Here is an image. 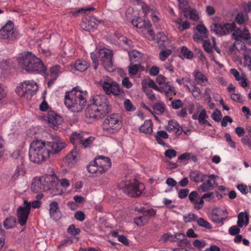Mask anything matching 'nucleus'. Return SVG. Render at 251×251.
<instances>
[{
  "label": "nucleus",
  "mask_w": 251,
  "mask_h": 251,
  "mask_svg": "<svg viewBox=\"0 0 251 251\" xmlns=\"http://www.w3.org/2000/svg\"><path fill=\"white\" fill-rule=\"evenodd\" d=\"M202 200L205 199L208 202H213L215 201V195L213 192H208L201 196Z\"/></svg>",
  "instance_id": "6e6d98bb"
},
{
  "label": "nucleus",
  "mask_w": 251,
  "mask_h": 251,
  "mask_svg": "<svg viewBox=\"0 0 251 251\" xmlns=\"http://www.w3.org/2000/svg\"><path fill=\"white\" fill-rule=\"evenodd\" d=\"M47 119L50 126L54 129H57L63 122L62 117L54 111L48 113Z\"/></svg>",
  "instance_id": "6ab92c4d"
},
{
  "label": "nucleus",
  "mask_w": 251,
  "mask_h": 251,
  "mask_svg": "<svg viewBox=\"0 0 251 251\" xmlns=\"http://www.w3.org/2000/svg\"><path fill=\"white\" fill-rule=\"evenodd\" d=\"M196 28L200 34H202L203 37L207 38V30L203 24L198 25Z\"/></svg>",
  "instance_id": "4d7b16f0"
},
{
  "label": "nucleus",
  "mask_w": 251,
  "mask_h": 251,
  "mask_svg": "<svg viewBox=\"0 0 251 251\" xmlns=\"http://www.w3.org/2000/svg\"><path fill=\"white\" fill-rule=\"evenodd\" d=\"M240 227L236 226H231L228 229V233L231 235H236L240 232Z\"/></svg>",
  "instance_id": "680f3d73"
},
{
  "label": "nucleus",
  "mask_w": 251,
  "mask_h": 251,
  "mask_svg": "<svg viewBox=\"0 0 251 251\" xmlns=\"http://www.w3.org/2000/svg\"><path fill=\"white\" fill-rule=\"evenodd\" d=\"M172 52V50L166 49L162 50L159 53V58L162 61L165 60Z\"/></svg>",
  "instance_id": "5fc2aeb1"
},
{
  "label": "nucleus",
  "mask_w": 251,
  "mask_h": 251,
  "mask_svg": "<svg viewBox=\"0 0 251 251\" xmlns=\"http://www.w3.org/2000/svg\"><path fill=\"white\" fill-rule=\"evenodd\" d=\"M230 72L234 76L237 81L240 80V79L244 75L243 74L240 75L239 72L235 69H230Z\"/></svg>",
  "instance_id": "0e129e2a"
},
{
  "label": "nucleus",
  "mask_w": 251,
  "mask_h": 251,
  "mask_svg": "<svg viewBox=\"0 0 251 251\" xmlns=\"http://www.w3.org/2000/svg\"><path fill=\"white\" fill-rule=\"evenodd\" d=\"M131 23L133 26L137 28V31L139 34L146 38L151 37L154 39V33L149 21L138 17L132 20Z\"/></svg>",
  "instance_id": "9b49d317"
},
{
  "label": "nucleus",
  "mask_w": 251,
  "mask_h": 251,
  "mask_svg": "<svg viewBox=\"0 0 251 251\" xmlns=\"http://www.w3.org/2000/svg\"><path fill=\"white\" fill-rule=\"evenodd\" d=\"M65 147L62 142L35 140L32 141L29 150V158L34 163L41 164L52 154H55Z\"/></svg>",
  "instance_id": "f257e3e1"
},
{
  "label": "nucleus",
  "mask_w": 251,
  "mask_h": 251,
  "mask_svg": "<svg viewBox=\"0 0 251 251\" xmlns=\"http://www.w3.org/2000/svg\"><path fill=\"white\" fill-rule=\"evenodd\" d=\"M50 217L54 220H58L61 218V213L57 202L53 201L50 203Z\"/></svg>",
  "instance_id": "b1692460"
},
{
  "label": "nucleus",
  "mask_w": 251,
  "mask_h": 251,
  "mask_svg": "<svg viewBox=\"0 0 251 251\" xmlns=\"http://www.w3.org/2000/svg\"><path fill=\"white\" fill-rule=\"evenodd\" d=\"M86 132H81L79 133L74 132L70 137L71 142L74 145H80L83 141L84 134Z\"/></svg>",
  "instance_id": "473e14b6"
},
{
  "label": "nucleus",
  "mask_w": 251,
  "mask_h": 251,
  "mask_svg": "<svg viewBox=\"0 0 251 251\" xmlns=\"http://www.w3.org/2000/svg\"><path fill=\"white\" fill-rule=\"evenodd\" d=\"M124 105L127 111H133L135 110V107L129 99H126L124 100Z\"/></svg>",
  "instance_id": "3c124183"
},
{
  "label": "nucleus",
  "mask_w": 251,
  "mask_h": 251,
  "mask_svg": "<svg viewBox=\"0 0 251 251\" xmlns=\"http://www.w3.org/2000/svg\"><path fill=\"white\" fill-rule=\"evenodd\" d=\"M189 200L191 203L193 205L194 208L197 210L201 209L204 205V200H202L201 197L200 198L198 193L194 191L188 195Z\"/></svg>",
  "instance_id": "aec40b11"
},
{
  "label": "nucleus",
  "mask_w": 251,
  "mask_h": 251,
  "mask_svg": "<svg viewBox=\"0 0 251 251\" xmlns=\"http://www.w3.org/2000/svg\"><path fill=\"white\" fill-rule=\"evenodd\" d=\"M90 66V63L83 59H78L73 65L74 68L79 72H84Z\"/></svg>",
  "instance_id": "cd10ccee"
},
{
  "label": "nucleus",
  "mask_w": 251,
  "mask_h": 251,
  "mask_svg": "<svg viewBox=\"0 0 251 251\" xmlns=\"http://www.w3.org/2000/svg\"><path fill=\"white\" fill-rule=\"evenodd\" d=\"M131 64L128 66V72L130 75H134L137 73L140 67V64L134 63Z\"/></svg>",
  "instance_id": "09e8293b"
},
{
  "label": "nucleus",
  "mask_w": 251,
  "mask_h": 251,
  "mask_svg": "<svg viewBox=\"0 0 251 251\" xmlns=\"http://www.w3.org/2000/svg\"><path fill=\"white\" fill-rule=\"evenodd\" d=\"M183 219L185 223H190L196 221L197 220V216L194 214L190 213L183 215Z\"/></svg>",
  "instance_id": "603ef678"
},
{
  "label": "nucleus",
  "mask_w": 251,
  "mask_h": 251,
  "mask_svg": "<svg viewBox=\"0 0 251 251\" xmlns=\"http://www.w3.org/2000/svg\"><path fill=\"white\" fill-rule=\"evenodd\" d=\"M65 71L63 68L59 65H54L50 68V78L56 80L59 75Z\"/></svg>",
  "instance_id": "a878e982"
},
{
  "label": "nucleus",
  "mask_w": 251,
  "mask_h": 251,
  "mask_svg": "<svg viewBox=\"0 0 251 251\" xmlns=\"http://www.w3.org/2000/svg\"><path fill=\"white\" fill-rule=\"evenodd\" d=\"M212 119L216 122H220L222 119V114L220 111L216 110L211 116Z\"/></svg>",
  "instance_id": "e2e57ef3"
},
{
  "label": "nucleus",
  "mask_w": 251,
  "mask_h": 251,
  "mask_svg": "<svg viewBox=\"0 0 251 251\" xmlns=\"http://www.w3.org/2000/svg\"><path fill=\"white\" fill-rule=\"evenodd\" d=\"M181 127L178 123L175 120H170L168 122L166 129L170 132H174L179 134L180 133Z\"/></svg>",
  "instance_id": "c756f323"
},
{
  "label": "nucleus",
  "mask_w": 251,
  "mask_h": 251,
  "mask_svg": "<svg viewBox=\"0 0 251 251\" xmlns=\"http://www.w3.org/2000/svg\"><path fill=\"white\" fill-rule=\"evenodd\" d=\"M25 174V171L24 166L23 164H21L17 166L13 175L12 178L14 180L17 179L19 177L24 176Z\"/></svg>",
  "instance_id": "ea45409f"
},
{
  "label": "nucleus",
  "mask_w": 251,
  "mask_h": 251,
  "mask_svg": "<svg viewBox=\"0 0 251 251\" xmlns=\"http://www.w3.org/2000/svg\"><path fill=\"white\" fill-rule=\"evenodd\" d=\"M38 89V85L35 81L26 80L19 84L16 89V92L19 96L28 100L31 99Z\"/></svg>",
  "instance_id": "6e6552de"
},
{
  "label": "nucleus",
  "mask_w": 251,
  "mask_h": 251,
  "mask_svg": "<svg viewBox=\"0 0 251 251\" xmlns=\"http://www.w3.org/2000/svg\"><path fill=\"white\" fill-rule=\"evenodd\" d=\"M193 245L195 248L201 249L203 248L205 246V243L199 240H195L193 242Z\"/></svg>",
  "instance_id": "338daca9"
},
{
  "label": "nucleus",
  "mask_w": 251,
  "mask_h": 251,
  "mask_svg": "<svg viewBox=\"0 0 251 251\" xmlns=\"http://www.w3.org/2000/svg\"><path fill=\"white\" fill-rule=\"evenodd\" d=\"M167 36L165 33L163 32H159L156 34V38H154V40H155L157 43L165 42L167 40Z\"/></svg>",
  "instance_id": "864d4df0"
},
{
  "label": "nucleus",
  "mask_w": 251,
  "mask_h": 251,
  "mask_svg": "<svg viewBox=\"0 0 251 251\" xmlns=\"http://www.w3.org/2000/svg\"><path fill=\"white\" fill-rule=\"evenodd\" d=\"M134 222L138 226H142L147 222V217L146 216L136 217L134 219Z\"/></svg>",
  "instance_id": "052dcab7"
},
{
  "label": "nucleus",
  "mask_w": 251,
  "mask_h": 251,
  "mask_svg": "<svg viewBox=\"0 0 251 251\" xmlns=\"http://www.w3.org/2000/svg\"><path fill=\"white\" fill-rule=\"evenodd\" d=\"M249 218L246 213L240 212L238 215L237 225L240 227L247 226L249 223Z\"/></svg>",
  "instance_id": "72a5a7b5"
},
{
  "label": "nucleus",
  "mask_w": 251,
  "mask_h": 251,
  "mask_svg": "<svg viewBox=\"0 0 251 251\" xmlns=\"http://www.w3.org/2000/svg\"><path fill=\"white\" fill-rule=\"evenodd\" d=\"M80 231L79 228H76L74 225L70 226L68 229V233L73 235L78 234Z\"/></svg>",
  "instance_id": "bf43d9fd"
},
{
  "label": "nucleus",
  "mask_w": 251,
  "mask_h": 251,
  "mask_svg": "<svg viewBox=\"0 0 251 251\" xmlns=\"http://www.w3.org/2000/svg\"><path fill=\"white\" fill-rule=\"evenodd\" d=\"M232 36L236 40L234 43L233 46L237 50H238L237 47V44H241V48H242L243 47H245V44L241 41V40H248L251 37L249 31L246 28H244L242 30L239 28H237L233 32Z\"/></svg>",
  "instance_id": "a211bd4d"
},
{
  "label": "nucleus",
  "mask_w": 251,
  "mask_h": 251,
  "mask_svg": "<svg viewBox=\"0 0 251 251\" xmlns=\"http://www.w3.org/2000/svg\"><path fill=\"white\" fill-rule=\"evenodd\" d=\"M185 16L189 18L190 19L197 21L199 19V16L197 11L194 9H186L183 11Z\"/></svg>",
  "instance_id": "e433bc0d"
},
{
  "label": "nucleus",
  "mask_w": 251,
  "mask_h": 251,
  "mask_svg": "<svg viewBox=\"0 0 251 251\" xmlns=\"http://www.w3.org/2000/svg\"><path fill=\"white\" fill-rule=\"evenodd\" d=\"M18 68L22 72L29 73H45L46 67L39 58L31 52L22 54L17 59Z\"/></svg>",
  "instance_id": "20e7f679"
},
{
  "label": "nucleus",
  "mask_w": 251,
  "mask_h": 251,
  "mask_svg": "<svg viewBox=\"0 0 251 251\" xmlns=\"http://www.w3.org/2000/svg\"><path fill=\"white\" fill-rule=\"evenodd\" d=\"M208 117L206 113V111L204 109H202L200 113L198 116V121L200 124H207L210 126L208 122L206 120Z\"/></svg>",
  "instance_id": "49530a36"
},
{
  "label": "nucleus",
  "mask_w": 251,
  "mask_h": 251,
  "mask_svg": "<svg viewBox=\"0 0 251 251\" xmlns=\"http://www.w3.org/2000/svg\"><path fill=\"white\" fill-rule=\"evenodd\" d=\"M181 52L183 56L188 59H191L193 57V52L185 46L181 48Z\"/></svg>",
  "instance_id": "8fccbe9b"
},
{
  "label": "nucleus",
  "mask_w": 251,
  "mask_h": 251,
  "mask_svg": "<svg viewBox=\"0 0 251 251\" xmlns=\"http://www.w3.org/2000/svg\"><path fill=\"white\" fill-rule=\"evenodd\" d=\"M171 105L173 108L177 109L181 107L183 105V102L181 100H173L171 102Z\"/></svg>",
  "instance_id": "774afa93"
},
{
  "label": "nucleus",
  "mask_w": 251,
  "mask_h": 251,
  "mask_svg": "<svg viewBox=\"0 0 251 251\" xmlns=\"http://www.w3.org/2000/svg\"><path fill=\"white\" fill-rule=\"evenodd\" d=\"M204 180L205 181L199 187V190L202 192H206L212 189V181L209 178L207 179V178Z\"/></svg>",
  "instance_id": "4c0bfd02"
},
{
  "label": "nucleus",
  "mask_w": 251,
  "mask_h": 251,
  "mask_svg": "<svg viewBox=\"0 0 251 251\" xmlns=\"http://www.w3.org/2000/svg\"><path fill=\"white\" fill-rule=\"evenodd\" d=\"M58 177L54 173L35 177L32 181L31 190L35 193L50 190L53 196L61 195L63 192L58 186Z\"/></svg>",
  "instance_id": "f03ea898"
},
{
  "label": "nucleus",
  "mask_w": 251,
  "mask_h": 251,
  "mask_svg": "<svg viewBox=\"0 0 251 251\" xmlns=\"http://www.w3.org/2000/svg\"><path fill=\"white\" fill-rule=\"evenodd\" d=\"M189 190L188 189H183L179 191L178 193V197L180 199H185L188 195Z\"/></svg>",
  "instance_id": "69168bd1"
},
{
  "label": "nucleus",
  "mask_w": 251,
  "mask_h": 251,
  "mask_svg": "<svg viewBox=\"0 0 251 251\" xmlns=\"http://www.w3.org/2000/svg\"><path fill=\"white\" fill-rule=\"evenodd\" d=\"M122 126V118L118 114L116 113L108 115L104 119L102 125L103 130L109 134L118 133Z\"/></svg>",
  "instance_id": "423d86ee"
},
{
  "label": "nucleus",
  "mask_w": 251,
  "mask_h": 251,
  "mask_svg": "<svg viewBox=\"0 0 251 251\" xmlns=\"http://www.w3.org/2000/svg\"><path fill=\"white\" fill-rule=\"evenodd\" d=\"M153 124L151 120H146L144 123L140 127L139 131L140 132L150 134H151Z\"/></svg>",
  "instance_id": "2f4dec72"
},
{
  "label": "nucleus",
  "mask_w": 251,
  "mask_h": 251,
  "mask_svg": "<svg viewBox=\"0 0 251 251\" xmlns=\"http://www.w3.org/2000/svg\"><path fill=\"white\" fill-rule=\"evenodd\" d=\"M84 137L83 138V141L81 144L84 148H87L90 146L94 141L95 138L92 136H88L87 133L84 134Z\"/></svg>",
  "instance_id": "79ce46f5"
},
{
  "label": "nucleus",
  "mask_w": 251,
  "mask_h": 251,
  "mask_svg": "<svg viewBox=\"0 0 251 251\" xmlns=\"http://www.w3.org/2000/svg\"><path fill=\"white\" fill-rule=\"evenodd\" d=\"M235 21L239 25H242L246 21H248L249 19V17L248 14H243V13H239L237 14L235 17Z\"/></svg>",
  "instance_id": "c03bdc74"
},
{
  "label": "nucleus",
  "mask_w": 251,
  "mask_h": 251,
  "mask_svg": "<svg viewBox=\"0 0 251 251\" xmlns=\"http://www.w3.org/2000/svg\"><path fill=\"white\" fill-rule=\"evenodd\" d=\"M175 91L174 87L169 85L168 83H166L163 86H160L159 90V92L164 93L168 97H170L174 94Z\"/></svg>",
  "instance_id": "c9c22d12"
},
{
  "label": "nucleus",
  "mask_w": 251,
  "mask_h": 251,
  "mask_svg": "<svg viewBox=\"0 0 251 251\" xmlns=\"http://www.w3.org/2000/svg\"><path fill=\"white\" fill-rule=\"evenodd\" d=\"M131 64H140L142 60V54L136 50L130 51L128 53Z\"/></svg>",
  "instance_id": "bb28decb"
},
{
  "label": "nucleus",
  "mask_w": 251,
  "mask_h": 251,
  "mask_svg": "<svg viewBox=\"0 0 251 251\" xmlns=\"http://www.w3.org/2000/svg\"><path fill=\"white\" fill-rule=\"evenodd\" d=\"M41 206V202L39 201H34L30 203L26 200L24 201V205L20 206L17 210V217L19 223L24 226L26 223L31 207L37 208Z\"/></svg>",
  "instance_id": "1a4fd4ad"
},
{
  "label": "nucleus",
  "mask_w": 251,
  "mask_h": 251,
  "mask_svg": "<svg viewBox=\"0 0 251 251\" xmlns=\"http://www.w3.org/2000/svg\"><path fill=\"white\" fill-rule=\"evenodd\" d=\"M122 188L124 192L127 195L131 197H137L143 192L145 186L143 183L134 179L126 181Z\"/></svg>",
  "instance_id": "9d476101"
},
{
  "label": "nucleus",
  "mask_w": 251,
  "mask_h": 251,
  "mask_svg": "<svg viewBox=\"0 0 251 251\" xmlns=\"http://www.w3.org/2000/svg\"><path fill=\"white\" fill-rule=\"evenodd\" d=\"M100 22V21H98L95 17H92L87 22H83L81 26L86 31H91L97 27L98 23Z\"/></svg>",
  "instance_id": "5701e85b"
},
{
  "label": "nucleus",
  "mask_w": 251,
  "mask_h": 251,
  "mask_svg": "<svg viewBox=\"0 0 251 251\" xmlns=\"http://www.w3.org/2000/svg\"><path fill=\"white\" fill-rule=\"evenodd\" d=\"M18 37V33L11 21L8 22L0 30V39L7 40L8 42L15 41Z\"/></svg>",
  "instance_id": "f8f14e48"
},
{
  "label": "nucleus",
  "mask_w": 251,
  "mask_h": 251,
  "mask_svg": "<svg viewBox=\"0 0 251 251\" xmlns=\"http://www.w3.org/2000/svg\"><path fill=\"white\" fill-rule=\"evenodd\" d=\"M154 112L158 115L162 114L165 110V104L163 102H158L153 106Z\"/></svg>",
  "instance_id": "37998d69"
},
{
  "label": "nucleus",
  "mask_w": 251,
  "mask_h": 251,
  "mask_svg": "<svg viewBox=\"0 0 251 251\" xmlns=\"http://www.w3.org/2000/svg\"><path fill=\"white\" fill-rule=\"evenodd\" d=\"M87 97L86 91H82L78 86L75 87L65 93V104L72 112H80L86 105Z\"/></svg>",
  "instance_id": "7ed1b4c3"
},
{
  "label": "nucleus",
  "mask_w": 251,
  "mask_h": 251,
  "mask_svg": "<svg viewBox=\"0 0 251 251\" xmlns=\"http://www.w3.org/2000/svg\"><path fill=\"white\" fill-rule=\"evenodd\" d=\"M16 222L15 218L10 217L5 220L3 222V226L6 229H10L15 226Z\"/></svg>",
  "instance_id": "a19ab883"
},
{
  "label": "nucleus",
  "mask_w": 251,
  "mask_h": 251,
  "mask_svg": "<svg viewBox=\"0 0 251 251\" xmlns=\"http://www.w3.org/2000/svg\"><path fill=\"white\" fill-rule=\"evenodd\" d=\"M155 140L157 142L163 146H165V142L163 141L162 139H168L169 135L166 131L164 130L158 131L154 135Z\"/></svg>",
  "instance_id": "f704fd0d"
},
{
  "label": "nucleus",
  "mask_w": 251,
  "mask_h": 251,
  "mask_svg": "<svg viewBox=\"0 0 251 251\" xmlns=\"http://www.w3.org/2000/svg\"><path fill=\"white\" fill-rule=\"evenodd\" d=\"M112 51L105 48L100 49L99 51V56L103 67L109 72L114 70L112 60Z\"/></svg>",
  "instance_id": "4468645a"
},
{
  "label": "nucleus",
  "mask_w": 251,
  "mask_h": 251,
  "mask_svg": "<svg viewBox=\"0 0 251 251\" xmlns=\"http://www.w3.org/2000/svg\"><path fill=\"white\" fill-rule=\"evenodd\" d=\"M236 24L234 22L226 24H214L211 26V30L218 35L229 34L235 30Z\"/></svg>",
  "instance_id": "2eb2a0df"
},
{
  "label": "nucleus",
  "mask_w": 251,
  "mask_h": 251,
  "mask_svg": "<svg viewBox=\"0 0 251 251\" xmlns=\"http://www.w3.org/2000/svg\"><path fill=\"white\" fill-rule=\"evenodd\" d=\"M176 81L179 85L184 87L191 92L195 98L199 97L201 94V91L195 82L193 81L190 77H183L182 79H176Z\"/></svg>",
  "instance_id": "dca6fc26"
},
{
  "label": "nucleus",
  "mask_w": 251,
  "mask_h": 251,
  "mask_svg": "<svg viewBox=\"0 0 251 251\" xmlns=\"http://www.w3.org/2000/svg\"><path fill=\"white\" fill-rule=\"evenodd\" d=\"M80 154L78 150L75 148L66 156V162L70 166L76 163L79 160Z\"/></svg>",
  "instance_id": "4be33fe9"
},
{
  "label": "nucleus",
  "mask_w": 251,
  "mask_h": 251,
  "mask_svg": "<svg viewBox=\"0 0 251 251\" xmlns=\"http://www.w3.org/2000/svg\"><path fill=\"white\" fill-rule=\"evenodd\" d=\"M243 56V64L251 71V49H246L242 53Z\"/></svg>",
  "instance_id": "c85d7f7f"
},
{
  "label": "nucleus",
  "mask_w": 251,
  "mask_h": 251,
  "mask_svg": "<svg viewBox=\"0 0 251 251\" xmlns=\"http://www.w3.org/2000/svg\"><path fill=\"white\" fill-rule=\"evenodd\" d=\"M162 238L166 241L179 242L181 245L189 244L186 239V235L183 233H177L174 236L170 234H165L163 235Z\"/></svg>",
  "instance_id": "412c9836"
},
{
  "label": "nucleus",
  "mask_w": 251,
  "mask_h": 251,
  "mask_svg": "<svg viewBox=\"0 0 251 251\" xmlns=\"http://www.w3.org/2000/svg\"><path fill=\"white\" fill-rule=\"evenodd\" d=\"M193 76L195 82L202 86H205L207 83V78L201 72L195 70L193 73Z\"/></svg>",
  "instance_id": "393cba45"
},
{
  "label": "nucleus",
  "mask_w": 251,
  "mask_h": 251,
  "mask_svg": "<svg viewBox=\"0 0 251 251\" xmlns=\"http://www.w3.org/2000/svg\"><path fill=\"white\" fill-rule=\"evenodd\" d=\"M227 215L226 209L221 210L220 208L215 207L212 210L209 218L214 224L222 226L224 224V221L226 218Z\"/></svg>",
  "instance_id": "f3484780"
},
{
  "label": "nucleus",
  "mask_w": 251,
  "mask_h": 251,
  "mask_svg": "<svg viewBox=\"0 0 251 251\" xmlns=\"http://www.w3.org/2000/svg\"><path fill=\"white\" fill-rule=\"evenodd\" d=\"M212 44L209 40H204L203 41V46L206 51L209 53L211 52L212 49L216 45L215 40L214 38H212Z\"/></svg>",
  "instance_id": "58836bf2"
},
{
  "label": "nucleus",
  "mask_w": 251,
  "mask_h": 251,
  "mask_svg": "<svg viewBox=\"0 0 251 251\" xmlns=\"http://www.w3.org/2000/svg\"><path fill=\"white\" fill-rule=\"evenodd\" d=\"M164 155L166 157L173 158L177 155V152L174 149H168L164 152Z\"/></svg>",
  "instance_id": "13d9d810"
},
{
  "label": "nucleus",
  "mask_w": 251,
  "mask_h": 251,
  "mask_svg": "<svg viewBox=\"0 0 251 251\" xmlns=\"http://www.w3.org/2000/svg\"><path fill=\"white\" fill-rule=\"evenodd\" d=\"M110 166V159L108 157L100 156L90 163L87 169L89 173L99 176L106 172Z\"/></svg>",
  "instance_id": "0eeeda50"
},
{
  "label": "nucleus",
  "mask_w": 251,
  "mask_h": 251,
  "mask_svg": "<svg viewBox=\"0 0 251 251\" xmlns=\"http://www.w3.org/2000/svg\"><path fill=\"white\" fill-rule=\"evenodd\" d=\"M100 84L105 93L107 95H119L121 90L119 85L110 78L106 77L100 81Z\"/></svg>",
  "instance_id": "ddd939ff"
},
{
  "label": "nucleus",
  "mask_w": 251,
  "mask_h": 251,
  "mask_svg": "<svg viewBox=\"0 0 251 251\" xmlns=\"http://www.w3.org/2000/svg\"><path fill=\"white\" fill-rule=\"evenodd\" d=\"M197 224L200 226L207 229H211L212 228L211 225L203 218H200L197 220Z\"/></svg>",
  "instance_id": "de8ad7c7"
},
{
  "label": "nucleus",
  "mask_w": 251,
  "mask_h": 251,
  "mask_svg": "<svg viewBox=\"0 0 251 251\" xmlns=\"http://www.w3.org/2000/svg\"><path fill=\"white\" fill-rule=\"evenodd\" d=\"M190 177L193 181L200 182L204 181L206 178H209V176L204 175L199 171H195L190 172Z\"/></svg>",
  "instance_id": "7c9ffc66"
},
{
  "label": "nucleus",
  "mask_w": 251,
  "mask_h": 251,
  "mask_svg": "<svg viewBox=\"0 0 251 251\" xmlns=\"http://www.w3.org/2000/svg\"><path fill=\"white\" fill-rule=\"evenodd\" d=\"M111 107L107 97L104 95H97L92 99V104L87 109V115L94 119H99L108 113Z\"/></svg>",
  "instance_id": "39448f33"
},
{
  "label": "nucleus",
  "mask_w": 251,
  "mask_h": 251,
  "mask_svg": "<svg viewBox=\"0 0 251 251\" xmlns=\"http://www.w3.org/2000/svg\"><path fill=\"white\" fill-rule=\"evenodd\" d=\"M181 19H177L175 21L177 28L183 31L185 29H188L190 27L189 23L186 21L184 22L182 24H181Z\"/></svg>",
  "instance_id": "a18cd8bd"
}]
</instances>
